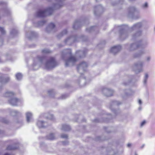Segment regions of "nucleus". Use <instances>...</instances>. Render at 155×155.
<instances>
[{"label":"nucleus","instance_id":"052dcab7","mask_svg":"<svg viewBox=\"0 0 155 155\" xmlns=\"http://www.w3.org/2000/svg\"><path fill=\"white\" fill-rule=\"evenodd\" d=\"M3 89L2 86H0V91H1Z\"/></svg>","mask_w":155,"mask_h":155},{"label":"nucleus","instance_id":"2eb2a0df","mask_svg":"<svg viewBox=\"0 0 155 155\" xmlns=\"http://www.w3.org/2000/svg\"><path fill=\"white\" fill-rule=\"evenodd\" d=\"M122 49V47L120 45H117L112 47L110 49V52L115 54L119 52Z\"/></svg>","mask_w":155,"mask_h":155},{"label":"nucleus","instance_id":"b1692460","mask_svg":"<svg viewBox=\"0 0 155 155\" xmlns=\"http://www.w3.org/2000/svg\"><path fill=\"white\" fill-rule=\"evenodd\" d=\"M31 35H28V34L26 33V36L29 39H31L32 38L38 36V34L34 31H31Z\"/></svg>","mask_w":155,"mask_h":155},{"label":"nucleus","instance_id":"338daca9","mask_svg":"<svg viewBox=\"0 0 155 155\" xmlns=\"http://www.w3.org/2000/svg\"><path fill=\"white\" fill-rule=\"evenodd\" d=\"M4 155H9V154L8 153H5Z\"/></svg>","mask_w":155,"mask_h":155},{"label":"nucleus","instance_id":"c756f323","mask_svg":"<svg viewBox=\"0 0 155 155\" xmlns=\"http://www.w3.org/2000/svg\"><path fill=\"white\" fill-rule=\"evenodd\" d=\"M26 120L28 123L31 121L32 117V114L30 112H27L26 114Z\"/></svg>","mask_w":155,"mask_h":155},{"label":"nucleus","instance_id":"bf43d9fd","mask_svg":"<svg viewBox=\"0 0 155 155\" xmlns=\"http://www.w3.org/2000/svg\"><path fill=\"white\" fill-rule=\"evenodd\" d=\"M131 146V144L130 143H128L127 145V146L128 147H130Z\"/></svg>","mask_w":155,"mask_h":155},{"label":"nucleus","instance_id":"79ce46f5","mask_svg":"<svg viewBox=\"0 0 155 155\" xmlns=\"http://www.w3.org/2000/svg\"><path fill=\"white\" fill-rule=\"evenodd\" d=\"M19 112L16 110H12L11 112L12 115L14 116L18 114Z\"/></svg>","mask_w":155,"mask_h":155},{"label":"nucleus","instance_id":"393cba45","mask_svg":"<svg viewBox=\"0 0 155 155\" xmlns=\"http://www.w3.org/2000/svg\"><path fill=\"white\" fill-rule=\"evenodd\" d=\"M46 21L44 20L39 21L38 22L35 23L34 26L35 27H39L42 26L46 23Z\"/></svg>","mask_w":155,"mask_h":155},{"label":"nucleus","instance_id":"c03bdc74","mask_svg":"<svg viewBox=\"0 0 155 155\" xmlns=\"http://www.w3.org/2000/svg\"><path fill=\"white\" fill-rule=\"evenodd\" d=\"M1 121L5 123H8V120L4 118H2L0 120Z\"/></svg>","mask_w":155,"mask_h":155},{"label":"nucleus","instance_id":"a878e982","mask_svg":"<svg viewBox=\"0 0 155 155\" xmlns=\"http://www.w3.org/2000/svg\"><path fill=\"white\" fill-rule=\"evenodd\" d=\"M111 4L113 6H115L118 4H122L124 2V0H111Z\"/></svg>","mask_w":155,"mask_h":155},{"label":"nucleus","instance_id":"37998d69","mask_svg":"<svg viewBox=\"0 0 155 155\" xmlns=\"http://www.w3.org/2000/svg\"><path fill=\"white\" fill-rule=\"evenodd\" d=\"M17 148V147H14L12 146V145H10L8 146V147L7 148V149L8 150H15Z\"/></svg>","mask_w":155,"mask_h":155},{"label":"nucleus","instance_id":"de8ad7c7","mask_svg":"<svg viewBox=\"0 0 155 155\" xmlns=\"http://www.w3.org/2000/svg\"><path fill=\"white\" fill-rule=\"evenodd\" d=\"M68 97V95L67 94H64L63 95L61 96V99H65L67 98Z\"/></svg>","mask_w":155,"mask_h":155},{"label":"nucleus","instance_id":"680f3d73","mask_svg":"<svg viewBox=\"0 0 155 155\" xmlns=\"http://www.w3.org/2000/svg\"><path fill=\"white\" fill-rule=\"evenodd\" d=\"M58 47L60 48L63 46L61 44H58Z\"/></svg>","mask_w":155,"mask_h":155},{"label":"nucleus","instance_id":"473e14b6","mask_svg":"<svg viewBox=\"0 0 155 155\" xmlns=\"http://www.w3.org/2000/svg\"><path fill=\"white\" fill-rule=\"evenodd\" d=\"M46 138L48 140H53L55 139V137L53 134L51 133L47 136Z\"/></svg>","mask_w":155,"mask_h":155},{"label":"nucleus","instance_id":"6e6552de","mask_svg":"<svg viewBox=\"0 0 155 155\" xmlns=\"http://www.w3.org/2000/svg\"><path fill=\"white\" fill-rule=\"evenodd\" d=\"M87 52V50L86 49H84L83 51H77L76 53V56L79 58H84L85 57Z\"/></svg>","mask_w":155,"mask_h":155},{"label":"nucleus","instance_id":"7ed1b4c3","mask_svg":"<svg viewBox=\"0 0 155 155\" xmlns=\"http://www.w3.org/2000/svg\"><path fill=\"white\" fill-rule=\"evenodd\" d=\"M87 40V38L82 35L79 36L75 35L68 37L64 41L66 44L70 45L74 42H77L80 41H85Z\"/></svg>","mask_w":155,"mask_h":155},{"label":"nucleus","instance_id":"9b49d317","mask_svg":"<svg viewBox=\"0 0 155 155\" xmlns=\"http://www.w3.org/2000/svg\"><path fill=\"white\" fill-rule=\"evenodd\" d=\"M86 22H88V21L84 20L81 21L80 20H76L74 23L73 28L74 29H78L82 26L83 22L85 23Z\"/></svg>","mask_w":155,"mask_h":155},{"label":"nucleus","instance_id":"4c0bfd02","mask_svg":"<svg viewBox=\"0 0 155 155\" xmlns=\"http://www.w3.org/2000/svg\"><path fill=\"white\" fill-rule=\"evenodd\" d=\"M18 33V31L15 29H13L10 31V34L11 35L14 36L16 35Z\"/></svg>","mask_w":155,"mask_h":155},{"label":"nucleus","instance_id":"774afa93","mask_svg":"<svg viewBox=\"0 0 155 155\" xmlns=\"http://www.w3.org/2000/svg\"><path fill=\"white\" fill-rule=\"evenodd\" d=\"M2 62V59H1V58H0V63H1Z\"/></svg>","mask_w":155,"mask_h":155},{"label":"nucleus","instance_id":"603ef678","mask_svg":"<svg viewBox=\"0 0 155 155\" xmlns=\"http://www.w3.org/2000/svg\"><path fill=\"white\" fill-rule=\"evenodd\" d=\"M146 121L145 120L143 121L141 124L140 126L141 127L143 126V125L145 124Z\"/></svg>","mask_w":155,"mask_h":155},{"label":"nucleus","instance_id":"72a5a7b5","mask_svg":"<svg viewBox=\"0 0 155 155\" xmlns=\"http://www.w3.org/2000/svg\"><path fill=\"white\" fill-rule=\"evenodd\" d=\"M37 58L38 60L41 64L43 63V61L45 60V56H38Z\"/></svg>","mask_w":155,"mask_h":155},{"label":"nucleus","instance_id":"dca6fc26","mask_svg":"<svg viewBox=\"0 0 155 155\" xmlns=\"http://www.w3.org/2000/svg\"><path fill=\"white\" fill-rule=\"evenodd\" d=\"M145 53V50L143 49L140 50L137 52L133 54V57L134 58H139Z\"/></svg>","mask_w":155,"mask_h":155},{"label":"nucleus","instance_id":"4d7b16f0","mask_svg":"<svg viewBox=\"0 0 155 155\" xmlns=\"http://www.w3.org/2000/svg\"><path fill=\"white\" fill-rule=\"evenodd\" d=\"M94 121L95 122H99V120L98 119H95L94 120Z\"/></svg>","mask_w":155,"mask_h":155},{"label":"nucleus","instance_id":"58836bf2","mask_svg":"<svg viewBox=\"0 0 155 155\" xmlns=\"http://www.w3.org/2000/svg\"><path fill=\"white\" fill-rule=\"evenodd\" d=\"M42 52L43 53L48 54L51 52V51L49 49H45L42 51Z\"/></svg>","mask_w":155,"mask_h":155},{"label":"nucleus","instance_id":"f704fd0d","mask_svg":"<svg viewBox=\"0 0 155 155\" xmlns=\"http://www.w3.org/2000/svg\"><path fill=\"white\" fill-rule=\"evenodd\" d=\"M16 79L18 81L21 80L22 77V75L20 73H18L15 75Z\"/></svg>","mask_w":155,"mask_h":155},{"label":"nucleus","instance_id":"7c9ffc66","mask_svg":"<svg viewBox=\"0 0 155 155\" xmlns=\"http://www.w3.org/2000/svg\"><path fill=\"white\" fill-rule=\"evenodd\" d=\"M137 31L132 36L133 38H135L136 37L140 36L142 35V31L140 30H137Z\"/></svg>","mask_w":155,"mask_h":155},{"label":"nucleus","instance_id":"bb28decb","mask_svg":"<svg viewBox=\"0 0 155 155\" xmlns=\"http://www.w3.org/2000/svg\"><path fill=\"white\" fill-rule=\"evenodd\" d=\"M98 30V28L96 26H93L89 28L86 29V31L87 32L91 33L92 32L94 31H97Z\"/></svg>","mask_w":155,"mask_h":155},{"label":"nucleus","instance_id":"a18cd8bd","mask_svg":"<svg viewBox=\"0 0 155 155\" xmlns=\"http://www.w3.org/2000/svg\"><path fill=\"white\" fill-rule=\"evenodd\" d=\"M47 118L48 119L52 120L54 119V116L52 114H49L47 117Z\"/></svg>","mask_w":155,"mask_h":155},{"label":"nucleus","instance_id":"13d9d810","mask_svg":"<svg viewBox=\"0 0 155 155\" xmlns=\"http://www.w3.org/2000/svg\"><path fill=\"white\" fill-rule=\"evenodd\" d=\"M138 102H139V103L140 104H142V101L140 99H139V100Z\"/></svg>","mask_w":155,"mask_h":155},{"label":"nucleus","instance_id":"5701e85b","mask_svg":"<svg viewBox=\"0 0 155 155\" xmlns=\"http://www.w3.org/2000/svg\"><path fill=\"white\" fill-rule=\"evenodd\" d=\"M15 94V93L13 92L7 91L3 94V96L6 97H10L11 98Z\"/></svg>","mask_w":155,"mask_h":155},{"label":"nucleus","instance_id":"a211bd4d","mask_svg":"<svg viewBox=\"0 0 155 155\" xmlns=\"http://www.w3.org/2000/svg\"><path fill=\"white\" fill-rule=\"evenodd\" d=\"M37 125L39 128H45L48 125L47 122L43 121L42 120H38L37 123Z\"/></svg>","mask_w":155,"mask_h":155},{"label":"nucleus","instance_id":"cd10ccee","mask_svg":"<svg viewBox=\"0 0 155 155\" xmlns=\"http://www.w3.org/2000/svg\"><path fill=\"white\" fill-rule=\"evenodd\" d=\"M144 62L142 61H138L134 63V67L137 68H142L143 67Z\"/></svg>","mask_w":155,"mask_h":155},{"label":"nucleus","instance_id":"0eeeda50","mask_svg":"<svg viewBox=\"0 0 155 155\" xmlns=\"http://www.w3.org/2000/svg\"><path fill=\"white\" fill-rule=\"evenodd\" d=\"M78 60L74 56H70L66 61L65 63V67H69V65H73L74 63L77 61Z\"/></svg>","mask_w":155,"mask_h":155},{"label":"nucleus","instance_id":"aec40b11","mask_svg":"<svg viewBox=\"0 0 155 155\" xmlns=\"http://www.w3.org/2000/svg\"><path fill=\"white\" fill-rule=\"evenodd\" d=\"M55 27V25L53 23H51L47 27L46 30L48 33H49L52 31Z\"/></svg>","mask_w":155,"mask_h":155},{"label":"nucleus","instance_id":"f257e3e1","mask_svg":"<svg viewBox=\"0 0 155 155\" xmlns=\"http://www.w3.org/2000/svg\"><path fill=\"white\" fill-rule=\"evenodd\" d=\"M55 0L58 2L57 3L54 4L52 7L48 8L44 10H38L36 13V16L39 18H42L47 15H51L54 9H58L63 6V0Z\"/></svg>","mask_w":155,"mask_h":155},{"label":"nucleus","instance_id":"e433bc0d","mask_svg":"<svg viewBox=\"0 0 155 155\" xmlns=\"http://www.w3.org/2000/svg\"><path fill=\"white\" fill-rule=\"evenodd\" d=\"M48 94L51 97H54V91L53 90H49L48 91Z\"/></svg>","mask_w":155,"mask_h":155},{"label":"nucleus","instance_id":"69168bd1","mask_svg":"<svg viewBox=\"0 0 155 155\" xmlns=\"http://www.w3.org/2000/svg\"><path fill=\"white\" fill-rule=\"evenodd\" d=\"M145 146V144H143L142 145V146H141V148H143L144 146Z\"/></svg>","mask_w":155,"mask_h":155},{"label":"nucleus","instance_id":"09e8293b","mask_svg":"<svg viewBox=\"0 0 155 155\" xmlns=\"http://www.w3.org/2000/svg\"><path fill=\"white\" fill-rule=\"evenodd\" d=\"M127 92H125V95L126 96H128L130 95H131V94L130 93V92L131 91L130 90H127Z\"/></svg>","mask_w":155,"mask_h":155},{"label":"nucleus","instance_id":"412c9836","mask_svg":"<svg viewBox=\"0 0 155 155\" xmlns=\"http://www.w3.org/2000/svg\"><path fill=\"white\" fill-rule=\"evenodd\" d=\"M77 71L78 72H79V73L81 74V76H82V74H83V73H82V72L84 71V68H77ZM80 80L81 82H84L86 81H87L86 78H83V76H81L80 78Z\"/></svg>","mask_w":155,"mask_h":155},{"label":"nucleus","instance_id":"5fc2aeb1","mask_svg":"<svg viewBox=\"0 0 155 155\" xmlns=\"http://www.w3.org/2000/svg\"><path fill=\"white\" fill-rule=\"evenodd\" d=\"M43 145H45L44 143H41V144H40V147H43Z\"/></svg>","mask_w":155,"mask_h":155},{"label":"nucleus","instance_id":"423d86ee","mask_svg":"<svg viewBox=\"0 0 155 155\" xmlns=\"http://www.w3.org/2000/svg\"><path fill=\"white\" fill-rule=\"evenodd\" d=\"M71 54V50L70 49H65L62 52L61 57L62 59L65 61V63Z\"/></svg>","mask_w":155,"mask_h":155},{"label":"nucleus","instance_id":"f3484780","mask_svg":"<svg viewBox=\"0 0 155 155\" xmlns=\"http://www.w3.org/2000/svg\"><path fill=\"white\" fill-rule=\"evenodd\" d=\"M137 43L139 45V48H144L147 45V40H142L137 41Z\"/></svg>","mask_w":155,"mask_h":155},{"label":"nucleus","instance_id":"9d476101","mask_svg":"<svg viewBox=\"0 0 155 155\" xmlns=\"http://www.w3.org/2000/svg\"><path fill=\"white\" fill-rule=\"evenodd\" d=\"M9 104L12 106H17L19 104L20 101L17 98L14 97L13 96L8 101Z\"/></svg>","mask_w":155,"mask_h":155},{"label":"nucleus","instance_id":"1a4fd4ad","mask_svg":"<svg viewBox=\"0 0 155 155\" xmlns=\"http://www.w3.org/2000/svg\"><path fill=\"white\" fill-rule=\"evenodd\" d=\"M127 49L129 51H133L139 48V45L137 42L131 44L127 47Z\"/></svg>","mask_w":155,"mask_h":155},{"label":"nucleus","instance_id":"3c124183","mask_svg":"<svg viewBox=\"0 0 155 155\" xmlns=\"http://www.w3.org/2000/svg\"><path fill=\"white\" fill-rule=\"evenodd\" d=\"M68 136L67 134H63L61 135V137L62 138H67Z\"/></svg>","mask_w":155,"mask_h":155},{"label":"nucleus","instance_id":"4468645a","mask_svg":"<svg viewBox=\"0 0 155 155\" xmlns=\"http://www.w3.org/2000/svg\"><path fill=\"white\" fill-rule=\"evenodd\" d=\"M7 4L6 2L2 1L0 2V6L3 7L4 8H3V10L5 12V15H10V10L8 8H7Z\"/></svg>","mask_w":155,"mask_h":155},{"label":"nucleus","instance_id":"c85d7f7f","mask_svg":"<svg viewBox=\"0 0 155 155\" xmlns=\"http://www.w3.org/2000/svg\"><path fill=\"white\" fill-rule=\"evenodd\" d=\"M67 30L66 29H64L61 32L57 35V37L58 38L60 39L63 35H65L67 33Z\"/></svg>","mask_w":155,"mask_h":155},{"label":"nucleus","instance_id":"e2e57ef3","mask_svg":"<svg viewBox=\"0 0 155 155\" xmlns=\"http://www.w3.org/2000/svg\"><path fill=\"white\" fill-rule=\"evenodd\" d=\"M111 110H112V111H113L114 112V113L115 114H116V110H112V109H111Z\"/></svg>","mask_w":155,"mask_h":155},{"label":"nucleus","instance_id":"0e129e2a","mask_svg":"<svg viewBox=\"0 0 155 155\" xmlns=\"http://www.w3.org/2000/svg\"><path fill=\"white\" fill-rule=\"evenodd\" d=\"M36 64L35 63V62H34L33 64V67H34L35 66Z\"/></svg>","mask_w":155,"mask_h":155},{"label":"nucleus","instance_id":"a19ab883","mask_svg":"<svg viewBox=\"0 0 155 155\" xmlns=\"http://www.w3.org/2000/svg\"><path fill=\"white\" fill-rule=\"evenodd\" d=\"M148 7V3L147 2H145L144 4L141 5V7L143 9H147Z\"/></svg>","mask_w":155,"mask_h":155},{"label":"nucleus","instance_id":"2f4dec72","mask_svg":"<svg viewBox=\"0 0 155 155\" xmlns=\"http://www.w3.org/2000/svg\"><path fill=\"white\" fill-rule=\"evenodd\" d=\"M61 129L65 131H68L71 129V127L69 125L64 124L62 125Z\"/></svg>","mask_w":155,"mask_h":155},{"label":"nucleus","instance_id":"864d4df0","mask_svg":"<svg viewBox=\"0 0 155 155\" xmlns=\"http://www.w3.org/2000/svg\"><path fill=\"white\" fill-rule=\"evenodd\" d=\"M62 143L64 145H66L68 144V142L67 141H63L62 142Z\"/></svg>","mask_w":155,"mask_h":155},{"label":"nucleus","instance_id":"ea45409f","mask_svg":"<svg viewBox=\"0 0 155 155\" xmlns=\"http://www.w3.org/2000/svg\"><path fill=\"white\" fill-rule=\"evenodd\" d=\"M148 78V74L147 73L145 74V76L144 78L143 81V84H146L147 82V80Z\"/></svg>","mask_w":155,"mask_h":155},{"label":"nucleus","instance_id":"39448f33","mask_svg":"<svg viewBox=\"0 0 155 155\" xmlns=\"http://www.w3.org/2000/svg\"><path fill=\"white\" fill-rule=\"evenodd\" d=\"M57 64L58 63L54 57H51L45 63L46 68H53L56 67Z\"/></svg>","mask_w":155,"mask_h":155},{"label":"nucleus","instance_id":"f8f14e48","mask_svg":"<svg viewBox=\"0 0 155 155\" xmlns=\"http://www.w3.org/2000/svg\"><path fill=\"white\" fill-rule=\"evenodd\" d=\"M103 11V8L101 5L95 6L94 8V14L95 16L100 15Z\"/></svg>","mask_w":155,"mask_h":155},{"label":"nucleus","instance_id":"c9c22d12","mask_svg":"<svg viewBox=\"0 0 155 155\" xmlns=\"http://www.w3.org/2000/svg\"><path fill=\"white\" fill-rule=\"evenodd\" d=\"M121 104V103L120 101H114L112 102L111 106L119 105Z\"/></svg>","mask_w":155,"mask_h":155},{"label":"nucleus","instance_id":"ddd939ff","mask_svg":"<svg viewBox=\"0 0 155 155\" xmlns=\"http://www.w3.org/2000/svg\"><path fill=\"white\" fill-rule=\"evenodd\" d=\"M103 94L107 97H110L113 95L114 91L110 89L104 88L102 90Z\"/></svg>","mask_w":155,"mask_h":155},{"label":"nucleus","instance_id":"49530a36","mask_svg":"<svg viewBox=\"0 0 155 155\" xmlns=\"http://www.w3.org/2000/svg\"><path fill=\"white\" fill-rule=\"evenodd\" d=\"M136 69L134 70V71H135V72L136 74H138L140 73L142 71L141 70V68H135Z\"/></svg>","mask_w":155,"mask_h":155},{"label":"nucleus","instance_id":"6e6d98bb","mask_svg":"<svg viewBox=\"0 0 155 155\" xmlns=\"http://www.w3.org/2000/svg\"><path fill=\"white\" fill-rule=\"evenodd\" d=\"M150 57H148L147 58V61H149L150 60Z\"/></svg>","mask_w":155,"mask_h":155},{"label":"nucleus","instance_id":"4be33fe9","mask_svg":"<svg viewBox=\"0 0 155 155\" xmlns=\"http://www.w3.org/2000/svg\"><path fill=\"white\" fill-rule=\"evenodd\" d=\"M89 65L88 63L85 61H82L79 64L78 68H86L88 67Z\"/></svg>","mask_w":155,"mask_h":155},{"label":"nucleus","instance_id":"20e7f679","mask_svg":"<svg viewBox=\"0 0 155 155\" xmlns=\"http://www.w3.org/2000/svg\"><path fill=\"white\" fill-rule=\"evenodd\" d=\"M127 15L130 17L133 18L136 13L140 12L139 10L135 6H130L127 9Z\"/></svg>","mask_w":155,"mask_h":155},{"label":"nucleus","instance_id":"f03ea898","mask_svg":"<svg viewBox=\"0 0 155 155\" xmlns=\"http://www.w3.org/2000/svg\"><path fill=\"white\" fill-rule=\"evenodd\" d=\"M143 22H139L133 25L130 28L128 29L127 26H122L120 31V39L123 40L126 39L128 36V32L130 31L139 30L142 26Z\"/></svg>","mask_w":155,"mask_h":155},{"label":"nucleus","instance_id":"8fccbe9b","mask_svg":"<svg viewBox=\"0 0 155 155\" xmlns=\"http://www.w3.org/2000/svg\"><path fill=\"white\" fill-rule=\"evenodd\" d=\"M0 31H1L2 34H4L5 33V31L2 27H0Z\"/></svg>","mask_w":155,"mask_h":155},{"label":"nucleus","instance_id":"6ab92c4d","mask_svg":"<svg viewBox=\"0 0 155 155\" xmlns=\"http://www.w3.org/2000/svg\"><path fill=\"white\" fill-rule=\"evenodd\" d=\"M10 80L8 77L2 76L0 77V82L2 84H5L8 82Z\"/></svg>","mask_w":155,"mask_h":155}]
</instances>
